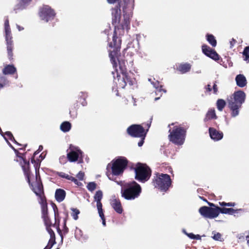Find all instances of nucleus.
<instances>
[{
	"label": "nucleus",
	"mask_w": 249,
	"mask_h": 249,
	"mask_svg": "<svg viewBox=\"0 0 249 249\" xmlns=\"http://www.w3.org/2000/svg\"><path fill=\"white\" fill-rule=\"evenodd\" d=\"M126 2V0H124ZM134 0H128L123 8V18L121 15V9L118 7L112 9V22L115 25L114 35L113 36V43L109 44V56L113 65L115 71L112 72L114 78V82L119 88L123 89L126 84L132 85L133 84V79L131 77L132 73L125 72V61L119 58L121 48V40L116 37L120 31L119 27H116L118 24L120 25L123 30H127L129 24V18L131 11L134 5Z\"/></svg>",
	"instance_id": "nucleus-1"
},
{
	"label": "nucleus",
	"mask_w": 249,
	"mask_h": 249,
	"mask_svg": "<svg viewBox=\"0 0 249 249\" xmlns=\"http://www.w3.org/2000/svg\"><path fill=\"white\" fill-rule=\"evenodd\" d=\"M31 186L33 191L38 196V201L41 205L42 217L44 222L47 227L50 226L51 222L48 215L47 204L43 195V186L36 171V181L33 182Z\"/></svg>",
	"instance_id": "nucleus-2"
},
{
	"label": "nucleus",
	"mask_w": 249,
	"mask_h": 249,
	"mask_svg": "<svg viewBox=\"0 0 249 249\" xmlns=\"http://www.w3.org/2000/svg\"><path fill=\"white\" fill-rule=\"evenodd\" d=\"M127 164V160L124 158H120L108 164L107 169V175L109 179L115 180L114 176L121 175Z\"/></svg>",
	"instance_id": "nucleus-3"
},
{
	"label": "nucleus",
	"mask_w": 249,
	"mask_h": 249,
	"mask_svg": "<svg viewBox=\"0 0 249 249\" xmlns=\"http://www.w3.org/2000/svg\"><path fill=\"white\" fill-rule=\"evenodd\" d=\"M172 124L170 127L169 139L171 142L178 145H181L184 143L186 135L185 130L182 127Z\"/></svg>",
	"instance_id": "nucleus-4"
},
{
	"label": "nucleus",
	"mask_w": 249,
	"mask_h": 249,
	"mask_svg": "<svg viewBox=\"0 0 249 249\" xmlns=\"http://www.w3.org/2000/svg\"><path fill=\"white\" fill-rule=\"evenodd\" d=\"M141 193V187L135 181L127 183L122 189V196L127 200L134 199Z\"/></svg>",
	"instance_id": "nucleus-5"
},
{
	"label": "nucleus",
	"mask_w": 249,
	"mask_h": 249,
	"mask_svg": "<svg viewBox=\"0 0 249 249\" xmlns=\"http://www.w3.org/2000/svg\"><path fill=\"white\" fill-rule=\"evenodd\" d=\"M153 183L156 188L162 191H166L171 184V180L170 177L167 174L157 173Z\"/></svg>",
	"instance_id": "nucleus-6"
},
{
	"label": "nucleus",
	"mask_w": 249,
	"mask_h": 249,
	"mask_svg": "<svg viewBox=\"0 0 249 249\" xmlns=\"http://www.w3.org/2000/svg\"><path fill=\"white\" fill-rule=\"evenodd\" d=\"M135 170V178L139 181L144 182L147 180L150 177V169L146 164L138 163Z\"/></svg>",
	"instance_id": "nucleus-7"
},
{
	"label": "nucleus",
	"mask_w": 249,
	"mask_h": 249,
	"mask_svg": "<svg viewBox=\"0 0 249 249\" xmlns=\"http://www.w3.org/2000/svg\"><path fill=\"white\" fill-rule=\"evenodd\" d=\"M199 212L203 217L212 219L218 216L219 214V207H215V208H212L203 206L200 208Z\"/></svg>",
	"instance_id": "nucleus-8"
},
{
	"label": "nucleus",
	"mask_w": 249,
	"mask_h": 249,
	"mask_svg": "<svg viewBox=\"0 0 249 249\" xmlns=\"http://www.w3.org/2000/svg\"><path fill=\"white\" fill-rule=\"evenodd\" d=\"M4 31L5 34V39L7 42V48L8 53L11 57L12 56V37L11 36V32L10 28L9 21L7 19L5 21L4 23Z\"/></svg>",
	"instance_id": "nucleus-9"
},
{
	"label": "nucleus",
	"mask_w": 249,
	"mask_h": 249,
	"mask_svg": "<svg viewBox=\"0 0 249 249\" xmlns=\"http://www.w3.org/2000/svg\"><path fill=\"white\" fill-rule=\"evenodd\" d=\"M39 16L41 19L48 22L52 19L55 16V13L49 6H43L39 12Z\"/></svg>",
	"instance_id": "nucleus-10"
},
{
	"label": "nucleus",
	"mask_w": 249,
	"mask_h": 249,
	"mask_svg": "<svg viewBox=\"0 0 249 249\" xmlns=\"http://www.w3.org/2000/svg\"><path fill=\"white\" fill-rule=\"evenodd\" d=\"M127 132L130 135L135 137H145L146 133L141 125L138 124H134L128 127Z\"/></svg>",
	"instance_id": "nucleus-11"
},
{
	"label": "nucleus",
	"mask_w": 249,
	"mask_h": 249,
	"mask_svg": "<svg viewBox=\"0 0 249 249\" xmlns=\"http://www.w3.org/2000/svg\"><path fill=\"white\" fill-rule=\"evenodd\" d=\"M82 152L77 147L71 145L70 152L68 153V160L71 161H75L79 159L82 158Z\"/></svg>",
	"instance_id": "nucleus-12"
},
{
	"label": "nucleus",
	"mask_w": 249,
	"mask_h": 249,
	"mask_svg": "<svg viewBox=\"0 0 249 249\" xmlns=\"http://www.w3.org/2000/svg\"><path fill=\"white\" fill-rule=\"evenodd\" d=\"M233 98L231 97L229 100V102H232L235 104H237L241 106V105L244 102L246 95L245 93L242 91H238L235 92L233 95Z\"/></svg>",
	"instance_id": "nucleus-13"
},
{
	"label": "nucleus",
	"mask_w": 249,
	"mask_h": 249,
	"mask_svg": "<svg viewBox=\"0 0 249 249\" xmlns=\"http://www.w3.org/2000/svg\"><path fill=\"white\" fill-rule=\"evenodd\" d=\"M202 50L203 53L207 56L214 60H217L219 59L218 54L215 51L212 49L209 46L204 45L202 46Z\"/></svg>",
	"instance_id": "nucleus-14"
},
{
	"label": "nucleus",
	"mask_w": 249,
	"mask_h": 249,
	"mask_svg": "<svg viewBox=\"0 0 249 249\" xmlns=\"http://www.w3.org/2000/svg\"><path fill=\"white\" fill-rule=\"evenodd\" d=\"M209 133L211 139L214 141H219L223 137L222 132H219L213 128H209Z\"/></svg>",
	"instance_id": "nucleus-15"
},
{
	"label": "nucleus",
	"mask_w": 249,
	"mask_h": 249,
	"mask_svg": "<svg viewBox=\"0 0 249 249\" xmlns=\"http://www.w3.org/2000/svg\"><path fill=\"white\" fill-rule=\"evenodd\" d=\"M111 205L114 210L119 213H121L123 212V208L121 203L119 199L112 198L111 201Z\"/></svg>",
	"instance_id": "nucleus-16"
},
{
	"label": "nucleus",
	"mask_w": 249,
	"mask_h": 249,
	"mask_svg": "<svg viewBox=\"0 0 249 249\" xmlns=\"http://www.w3.org/2000/svg\"><path fill=\"white\" fill-rule=\"evenodd\" d=\"M19 158L20 160H22L24 164H22V162H21V166H22V169L24 172V173L27 178L28 182L29 183H30V173H29V163L28 161H26L22 157H19Z\"/></svg>",
	"instance_id": "nucleus-17"
},
{
	"label": "nucleus",
	"mask_w": 249,
	"mask_h": 249,
	"mask_svg": "<svg viewBox=\"0 0 249 249\" xmlns=\"http://www.w3.org/2000/svg\"><path fill=\"white\" fill-rule=\"evenodd\" d=\"M148 81L151 82V84L153 85V87L156 89V93L157 94V92L161 93L160 96L162 93H165L166 90L161 88L162 86L160 85L159 82L155 80V79L152 80L151 78H149Z\"/></svg>",
	"instance_id": "nucleus-18"
},
{
	"label": "nucleus",
	"mask_w": 249,
	"mask_h": 249,
	"mask_svg": "<svg viewBox=\"0 0 249 249\" xmlns=\"http://www.w3.org/2000/svg\"><path fill=\"white\" fill-rule=\"evenodd\" d=\"M229 106L231 110V116L235 117L239 114V108L241 107L240 106L232 102H229Z\"/></svg>",
	"instance_id": "nucleus-19"
},
{
	"label": "nucleus",
	"mask_w": 249,
	"mask_h": 249,
	"mask_svg": "<svg viewBox=\"0 0 249 249\" xmlns=\"http://www.w3.org/2000/svg\"><path fill=\"white\" fill-rule=\"evenodd\" d=\"M235 80L238 86L240 87H244L247 84V80L246 77L242 74H239L236 76Z\"/></svg>",
	"instance_id": "nucleus-20"
},
{
	"label": "nucleus",
	"mask_w": 249,
	"mask_h": 249,
	"mask_svg": "<svg viewBox=\"0 0 249 249\" xmlns=\"http://www.w3.org/2000/svg\"><path fill=\"white\" fill-rule=\"evenodd\" d=\"M66 193L62 189H57L55 193V197L58 202H62L65 198Z\"/></svg>",
	"instance_id": "nucleus-21"
},
{
	"label": "nucleus",
	"mask_w": 249,
	"mask_h": 249,
	"mask_svg": "<svg viewBox=\"0 0 249 249\" xmlns=\"http://www.w3.org/2000/svg\"><path fill=\"white\" fill-rule=\"evenodd\" d=\"M191 66L190 64L188 63H185V64H180L178 69L179 71H180L181 73H185L190 71L191 69Z\"/></svg>",
	"instance_id": "nucleus-22"
},
{
	"label": "nucleus",
	"mask_w": 249,
	"mask_h": 249,
	"mask_svg": "<svg viewBox=\"0 0 249 249\" xmlns=\"http://www.w3.org/2000/svg\"><path fill=\"white\" fill-rule=\"evenodd\" d=\"M16 68L13 65H7L3 70L4 74H12L16 71Z\"/></svg>",
	"instance_id": "nucleus-23"
},
{
	"label": "nucleus",
	"mask_w": 249,
	"mask_h": 249,
	"mask_svg": "<svg viewBox=\"0 0 249 249\" xmlns=\"http://www.w3.org/2000/svg\"><path fill=\"white\" fill-rule=\"evenodd\" d=\"M216 117V116L215 113V110L213 109H211L209 110L207 113L205 121H207L212 119H215Z\"/></svg>",
	"instance_id": "nucleus-24"
},
{
	"label": "nucleus",
	"mask_w": 249,
	"mask_h": 249,
	"mask_svg": "<svg viewBox=\"0 0 249 249\" xmlns=\"http://www.w3.org/2000/svg\"><path fill=\"white\" fill-rule=\"evenodd\" d=\"M235 212L236 210L232 208H219V213H221L224 214H233L235 213Z\"/></svg>",
	"instance_id": "nucleus-25"
},
{
	"label": "nucleus",
	"mask_w": 249,
	"mask_h": 249,
	"mask_svg": "<svg viewBox=\"0 0 249 249\" xmlns=\"http://www.w3.org/2000/svg\"><path fill=\"white\" fill-rule=\"evenodd\" d=\"M71 128V124L68 122L63 123L60 125V129L63 132L69 131Z\"/></svg>",
	"instance_id": "nucleus-26"
},
{
	"label": "nucleus",
	"mask_w": 249,
	"mask_h": 249,
	"mask_svg": "<svg viewBox=\"0 0 249 249\" xmlns=\"http://www.w3.org/2000/svg\"><path fill=\"white\" fill-rule=\"evenodd\" d=\"M243 60L249 63V46L246 47L243 52Z\"/></svg>",
	"instance_id": "nucleus-27"
},
{
	"label": "nucleus",
	"mask_w": 249,
	"mask_h": 249,
	"mask_svg": "<svg viewBox=\"0 0 249 249\" xmlns=\"http://www.w3.org/2000/svg\"><path fill=\"white\" fill-rule=\"evenodd\" d=\"M75 236L78 240L86 239V237L83 236L82 231L78 228H76V230L75 231Z\"/></svg>",
	"instance_id": "nucleus-28"
},
{
	"label": "nucleus",
	"mask_w": 249,
	"mask_h": 249,
	"mask_svg": "<svg viewBox=\"0 0 249 249\" xmlns=\"http://www.w3.org/2000/svg\"><path fill=\"white\" fill-rule=\"evenodd\" d=\"M207 40L213 47H215L216 45V41L214 37L211 35H207Z\"/></svg>",
	"instance_id": "nucleus-29"
},
{
	"label": "nucleus",
	"mask_w": 249,
	"mask_h": 249,
	"mask_svg": "<svg viewBox=\"0 0 249 249\" xmlns=\"http://www.w3.org/2000/svg\"><path fill=\"white\" fill-rule=\"evenodd\" d=\"M226 105L225 101L223 99H218L217 101L216 106L218 109L220 111L222 110Z\"/></svg>",
	"instance_id": "nucleus-30"
},
{
	"label": "nucleus",
	"mask_w": 249,
	"mask_h": 249,
	"mask_svg": "<svg viewBox=\"0 0 249 249\" xmlns=\"http://www.w3.org/2000/svg\"><path fill=\"white\" fill-rule=\"evenodd\" d=\"M65 178L68 180H71V181L74 182V183L78 186H81L82 184V183L80 182V181H79L77 179H76L74 177H73L71 176H70L69 175L67 174Z\"/></svg>",
	"instance_id": "nucleus-31"
},
{
	"label": "nucleus",
	"mask_w": 249,
	"mask_h": 249,
	"mask_svg": "<svg viewBox=\"0 0 249 249\" xmlns=\"http://www.w3.org/2000/svg\"><path fill=\"white\" fill-rule=\"evenodd\" d=\"M71 210L72 211L71 215L72 216L73 218L75 220H77L78 218V214L80 213V211L78 209L75 208H71Z\"/></svg>",
	"instance_id": "nucleus-32"
},
{
	"label": "nucleus",
	"mask_w": 249,
	"mask_h": 249,
	"mask_svg": "<svg viewBox=\"0 0 249 249\" xmlns=\"http://www.w3.org/2000/svg\"><path fill=\"white\" fill-rule=\"evenodd\" d=\"M0 133L3 136L4 138L7 142H8V140H7L8 139H9L11 140L14 139L12 134L9 131L6 132L4 134H2V132H1V133Z\"/></svg>",
	"instance_id": "nucleus-33"
},
{
	"label": "nucleus",
	"mask_w": 249,
	"mask_h": 249,
	"mask_svg": "<svg viewBox=\"0 0 249 249\" xmlns=\"http://www.w3.org/2000/svg\"><path fill=\"white\" fill-rule=\"evenodd\" d=\"M102 196L103 194L102 191H98L96 193L94 197L96 201H99L101 200Z\"/></svg>",
	"instance_id": "nucleus-34"
},
{
	"label": "nucleus",
	"mask_w": 249,
	"mask_h": 249,
	"mask_svg": "<svg viewBox=\"0 0 249 249\" xmlns=\"http://www.w3.org/2000/svg\"><path fill=\"white\" fill-rule=\"evenodd\" d=\"M96 202H97V207L99 215H101L103 216L102 205L101 202V201H96Z\"/></svg>",
	"instance_id": "nucleus-35"
},
{
	"label": "nucleus",
	"mask_w": 249,
	"mask_h": 249,
	"mask_svg": "<svg viewBox=\"0 0 249 249\" xmlns=\"http://www.w3.org/2000/svg\"><path fill=\"white\" fill-rule=\"evenodd\" d=\"M96 184L93 182H89L87 185V188L89 191H93L96 189Z\"/></svg>",
	"instance_id": "nucleus-36"
},
{
	"label": "nucleus",
	"mask_w": 249,
	"mask_h": 249,
	"mask_svg": "<svg viewBox=\"0 0 249 249\" xmlns=\"http://www.w3.org/2000/svg\"><path fill=\"white\" fill-rule=\"evenodd\" d=\"M32 0H20V8L22 9L25 8Z\"/></svg>",
	"instance_id": "nucleus-37"
},
{
	"label": "nucleus",
	"mask_w": 249,
	"mask_h": 249,
	"mask_svg": "<svg viewBox=\"0 0 249 249\" xmlns=\"http://www.w3.org/2000/svg\"><path fill=\"white\" fill-rule=\"evenodd\" d=\"M213 238L215 240H220L221 238V235L218 232H213Z\"/></svg>",
	"instance_id": "nucleus-38"
},
{
	"label": "nucleus",
	"mask_w": 249,
	"mask_h": 249,
	"mask_svg": "<svg viewBox=\"0 0 249 249\" xmlns=\"http://www.w3.org/2000/svg\"><path fill=\"white\" fill-rule=\"evenodd\" d=\"M84 173L82 172H79L77 175V178L80 180H82L84 179Z\"/></svg>",
	"instance_id": "nucleus-39"
},
{
	"label": "nucleus",
	"mask_w": 249,
	"mask_h": 249,
	"mask_svg": "<svg viewBox=\"0 0 249 249\" xmlns=\"http://www.w3.org/2000/svg\"><path fill=\"white\" fill-rule=\"evenodd\" d=\"M187 235L191 239H195V238H196V236L198 237L199 235H194V234L193 233H190V234H187Z\"/></svg>",
	"instance_id": "nucleus-40"
},
{
	"label": "nucleus",
	"mask_w": 249,
	"mask_h": 249,
	"mask_svg": "<svg viewBox=\"0 0 249 249\" xmlns=\"http://www.w3.org/2000/svg\"><path fill=\"white\" fill-rule=\"evenodd\" d=\"M100 217H101L102 220V224L103 225L105 226H106V221H105V218L104 216V214H103V216L101 215H99Z\"/></svg>",
	"instance_id": "nucleus-41"
},
{
	"label": "nucleus",
	"mask_w": 249,
	"mask_h": 249,
	"mask_svg": "<svg viewBox=\"0 0 249 249\" xmlns=\"http://www.w3.org/2000/svg\"><path fill=\"white\" fill-rule=\"evenodd\" d=\"M235 205V203L234 202L227 203L226 206L228 207H233Z\"/></svg>",
	"instance_id": "nucleus-42"
},
{
	"label": "nucleus",
	"mask_w": 249,
	"mask_h": 249,
	"mask_svg": "<svg viewBox=\"0 0 249 249\" xmlns=\"http://www.w3.org/2000/svg\"><path fill=\"white\" fill-rule=\"evenodd\" d=\"M66 175L67 174H66L65 173H64L63 172H60L58 173V175L60 177L63 178H65Z\"/></svg>",
	"instance_id": "nucleus-43"
},
{
	"label": "nucleus",
	"mask_w": 249,
	"mask_h": 249,
	"mask_svg": "<svg viewBox=\"0 0 249 249\" xmlns=\"http://www.w3.org/2000/svg\"><path fill=\"white\" fill-rule=\"evenodd\" d=\"M142 140L140 142H138V145H139V146H142V144H143V140H144V137H142Z\"/></svg>",
	"instance_id": "nucleus-44"
},
{
	"label": "nucleus",
	"mask_w": 249,
	"mask_h": 249,
	"mask_svg": "<svg viewBox=\"0 0 249 249\" xmlns=\"http://www.w3.org/2000/svg\"><path fill=\"white\" fill-rule=\"evenodd\" d=\"M47 230L51 237H52L53 235H54V233L51 229H50L47 227Z\"/></svg>",
	"instance_id": "nucleus-45"
},
{
	"label": "nucleus",
	"mask_w": 249,
	"mask_h": 249,
	"mask_svg": "<svg viewBox=\"0 0 249 249\" xmlns=\"http://www.w3.org/2000/svg\"><path fill=\"white\" fill-rule=\"evenodd\" d=\"M213 92L214 93H216L217 91V86L215 84H214L213 86Z\"/></svg>",
	"instance_id": "nucleus-46"
},
{
	"label": "nucleus",
	"mask_w": 249,
	"mask_h": 249,
	"mask_svg": "<svg viewBox=\"0 0 249 249\" xmlns=\"http://www.w3.org/2000/svg\"><path fill=\"white\" fill-rule=\"evenodd\" d=\"M8 84V82L5 81L3 83H0V89L3 87L4 86Z\"/></svg>",
	"instance_id": "nucleus-47"
},
{
	"label": "nucleus",
	"mask_w": 249,
	"mask_h": 249,
	"mask_svg": "<svg viewBox=\"0 0 249 249\" xmlns=\"http://www.w3.org/2000/svg\"><path fill=\"white\" fill-rule=\"evenodd\" d=\"M42 149H43L42 146H41V145H40V146L39 147V149H38V150H37V151H36V152L34 153V155H36V154L38 153V151H41V150H42Z\"/></svg>",
	"instance_id": "nucleus-48"
},
{
	"label": "nucleus",
	"mask_w": 249,
	"mask_h": 249,
	"mask_svg": "<svg viewBox=\"0 0 249 249\" xmlns=\"http://www.w3.org/2000/svg\"><path fill=\"white\" fill-rule=\"evenodd\" d=\"M219 203L221 206H226L227 203L225 202H220Z\"/></svg>",
	"instance_id": "nucleus-49"
},
{
	"label": "nucleus",
	"mask_w": 249,
	"mask_h": 249,
	"mask_svg": "<svg viewBox=\"0 0 249 249\" xmlns=\"http://www.w3.org/2000/svg\"><path fill=\"white\" fill-rule=\"evenodd\" d=\"M17 27L18 31H19L23 30V27H20V26H19L18 25H17Z\"/></svg>",
	"instance_id": "nucleus-50"
},
{
	"label": "nucleus",
	"mask_w": 249,
	"mask_h": 249,
	"mask_svg": "<svg viewBox=\"0 0 249 249\" xmlns=\"http://www.w3.org/2000/svg\"><path fill=\"white\" fill-rule=\"evenodd\" d=\"M117 0H107V1L109 3H114Z\"/></svg>",
	"instance_id": "nucleus-51"
},
{
	"label": "nucleus",
	"mask_w": 249,
	"mask_h": 249,
	"mask_svg": "<svg viewBox=\"0 0 249 249\" xmlns=\"http://www.w3.org/2000/svg\"><path fill=\"white\" fill-rule=\"evenodd\" d=\"M208 204H209V205L210 206H211V207H214V208H215V205H214V204H213V203H209Z\"/></svg>",
	"instance_id": "nucleus-52"
},
{
	"label": "nucleus",
	"mask_w": 249,
	"mask_h": 249,
	"mask_svg": "<svg viewBox=\"0 0 249 249\" xmlns=\"http://www.w3.org/2000/svg\"><path fill=\"white\" fill-rule=\"evenodd\" d=\"M208 89L209 91H211V89L210 88V85H208Z\"/></svg>",
	"instance_id": "nucleus-53"
},
{
	"label": "nucleus",
	"mask_w": 249,
	"mask_h": 249,
	"mask_svg": "<svg viewBox=\"0 0 249 249\" xmlns=\"http://www.w3.org/2000/svg\"><path fill=\"white\" fill-rule=\"evenodd\" d=\"M160 99V97H157V98H155V100L156 101H157V100H158V99Z\"/></svg>",
	"instance_id": "nucleus-54"
},
{
	"label": "nucleus",
	"mask_w": 249,
	"mask_h": 249,
	"mask_svg": "<svg viewBox=\"0 0 249 249\" xmlns=\"http://www.w3.org/2000/svg\"><path fill=\"white\" fill-rule=\"evenodd\" d=\"M62 159H65V157H61L60 159V160H62Z\"/></svg>",
	"instance_id": "nucleus-55"
},
{
	"label": "nucleus",
	"mask_w": 249,
	"mask_h": 249,
	"mask_svg": "<svg viewBox=\"0 0 249 249\" xmlns=\"http://www.w3.org/2000/svg\"><path fill=\"white\" fill-rule=\"evenodd\" d=\"M44 249H50V248H49L47 247H46Z\"/></svg>",
	"instance_id": "nucleus-56"
}]
</instances>
